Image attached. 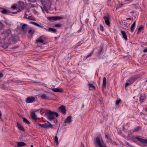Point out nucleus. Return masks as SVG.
<instances>
[{
    "label": "nucleus",
    "instance_id": "58",
    "mask_svg": "<svg viewBox=\"0 0 147 147\" xmlns=\"http://www.w3.org/2000/svg\"><path fill=\"white\" fill-rule=\"evenodd\" d=\"M80 43V42H79L77 44V45L78 46H79L80 45H79V44Z\"/></svg>",
    "mask_w": 147,
    "mask_h": 147
},
{
    "label": "nucleus",
    "instance_id": "18",
    "mask_svg": "<svg viewBox=\"0 0 147 147\" xmlns=\"http://www.w3.org/2000/svg\"><path fill=\"white\" fill-rule=\"evenodd\" d=\"M136 21L134 22L131 26L130 31L132 32H133L136 26Z\"/></svg>",
    "mask_w": 147,
    "mask_h": 147
},
{
    "label": "nucleus",
    "instance_id": "22",
    "mask_svg": "<svg viewBox=\"0 0 147 147\" xmlns=\"http://www.w3.org/2000/svg\"><path fill=\"white\" fill-rule=\"evenodd\" d=\"M133 79L130 78L128 80V82H127L125 85V87H126L129 85H131L133 82Z\"/></svg>",
    "mask_w": 147,
    "mask_h": 147
},
{
    "label": "nucleus",
    "instance_id": "52",
    "mask_svg": "<svg viewBox=\"0 0 147 147\" xmlns=\"http://www.w3.org/2000/svg\"><path fill=\"white\" fill-rule=\"evenodd\" d=\"M105 137L108 138V136L107 134L105 135Z\"/></svg>",
    "mask_w": 147,
    "mask_h": 147
},
{
    "label": "nucleus",
    "instance_id": "54",
    "mask_svg": "<svg viewBox=\"0 0 147 147\" xmlns=\"http://www.w3.org/2000/svg\"><path fill=\"white\" fill-rule=\"evenodd\" d=\"M140 32V30H138V31L137 32V33L138 34H139Z\"/></svg>",
    "mask_w": 147,
    "mask_h": 147
},
{
    "label": "nucleus",
    "instance_id": "56",
    "mask_svg": "<svg viewBox=\"0 0 147 147\" xmlns=\"http://www.w3.org/2000/svg\"><path fill=\"white\" fill-rule=\"evenodd\" d=\"M2 115V114L1 113V111H0V117H1Z\"/></svg>",
    "mask_w": 147,
    "mask_h": 147
},
{
    "label": "nucleus",
    "instance_id": "26",
    "mask_svg": "<svg viewBox=\"0 0 147 147\" xmlns=\"http://www.w3.org/2000/svg\"><path fill=\"white\" fill-rule=\"evenodd\" d=\"M26 144L25 143L23 142H20L18 143V147H21L23 146H24Z\"/></svg>",
    "mask_w": 147,
    "mask_h": 147
},
{
    "label": "nucleus",
    "instance_id": "32",
    "mask_svg": "<svg viewBox=\"0 0 147 147\" xmlns=\"http://www.w3.org/2000/svg\"><path fill=\"white\" fill-rule=\"evenodd\" d=\"M40 96L42 98H44V99L47 98L45 94H42V95H41Z\"/></svg>",
    "mask_w": 147,
    "mask_h": 147
},
{
    "label": "nucleus",
    "instance_id": "31",
    "mask_svg": "<svg viewBox=\"0 0 147 147\" xmlns=\"http://www.w3.org/2000/svg\"><path fill=\"white\" fill-rule=\"evenodd\" d=\"M54 141L57 144H58V139L57 136H55L54 138Z\"/></svg>",
    "mask_w": 147,
    "mask_h": 147
},
{
    "label": "nucleus",
    "instance_id": "15",
    "mask_svg": "<svg viewBox=\"0 0 147 147\" xmlns=\"http://www.w3.org/2000/svg\"><path fill=\"white\" fill-rule=\"evenodd\" d=\"M17 126L18 127L21 131L24 132L25 131V130L23 127L19 123L17 122Z\"/></svg>",
    "mask_w": 147,
    "mask_h": 147
},
{
    "label": "nucleus",
    "instance_id": "11",
    "mask_svg": "<svg viewBox=\"0 0 147 147\" xmlns=\"http://www.w3.org/2000/svg\"><path fill=\"white\" fill-rule=\"evenodd\" d=\"M51 90L53 92H61L63 91V89L62 88H53L51 89Z\"/></svg>",
    "mask_w": 147,
    "mask_h": 147
},
{
    "label": "nucleus",
    "instance_id": "45",
    "mask_svg": "<svg viewBox=\"0 0 147 147\" xmlns=\"http://www.w3.org/2000/svg\"><path fill=\"white\" fill-rule=\"evenodd\" d=\"M99 147H104L102 145V144L98 145Z\"/></svg>",
    "mask_w": 147,
    "mask_h": 147
},
{
    "label": "nucleus",
    "instance_id": "39",
    "mask_svg": "<svg viewBox=\"0 0 147 147\" xmlns=\"http://www.w3.org/2000/svg\"><path fill=\"white\" fill-rule=\"evenodd\" d=\"M16 5H13L11 6V8L14 9H16Z\"/></svg>",
    "mask_w": 147,
    "mask_h": 147
},
{
    "label": "nucleus",
    "instance_id": "61",
    "mask_svg": "<svg viewBox=\"0 0 147 147\" xmlns=\"http://www.w3.org/2000/svg\"><path fill=\"white\" fill-rule=\"evenodd\" d=\"M4 22H5V23H6V24H7V22H6V21H4Z\"/></svg>",
    "mask_w": 147,
    "mask_h": 147
},
{
    "label": "nucleus",
    "instance_id": "63",
    "mask_svg": "<svg viewBox=\"0 0 147 147\" xmlns=\"http://www.w3.org/2000/svg\"><path fill=\"white\" fill-rule=\"evenodd\" d=\"M30 147H33V145H32Z\"/></svg>",
    "mask_w": 147,
    "mask_h": 147
},
{
    "label": "nucleus",
    "instance_id": "14",
    "mask_svg": "<svg viewBox=\"0 0 147 147\" xmlns=\"http://www.w3.org/2000/svg\"><path fill=\"white\" fill-rule=\"evenodd\" d=\"M106 78L104 77L103 78V80L102 84V88L104 89L106 87Z\"/></svg>",
    "mask_w": 147,
    "mask_h": 147
},
{
    "label": "nucleus",
    "instance_id": "2",
    "mask_svg": "<svg viewBox=\"0 0 147 147\" xmlns=\"http://www.w3.org/2000/svg\"><path fill=\"white\" fill-rule=\"evenodd\" d=\"M45 112L48 114L47 116V118L50 120H52L53 119L55 115L56 117H57L59 116L58 113L55 111H53L47 110L45 111Z\"/></svg>",
    "mask_w": 147,
    "mask_h": 147
},
{
    "label": "nucleus",
    "instance_id": "17",
    "mask_svg": "<svg viewBox=\"0 0 147 147\" xmlns=\"http://www.w3.org/2000/svg\"><path fill=\"white\" fill-rule=\"evenodd\" d=\"M121 33L123 38L125 39V40H127V38L125 32L124 31L121 30Z\"/></svg>",
    "mask_w": 147,
    "mask_h": 147
},
{
    "label": "nucleus",
    "instance_id": "13",
    "mask_svg": "<svg viewBox=\"0 0 147 147\" xmlns=\"http://www.w3.org/2000/svg\"><path fill=\"white\" fill-rule=\"evenodd\" d=\"M18 6L20 8L24 9V2L19 1H18Z\"/></svg>",
    "mask_w": 147,
    "mask_h": 147
},
{
    "label": "nucleus",
    "instance_id": "33",
    "mask_svg": "<svg viewBox=\"0 0 147 147\" xmlns=\"http://www.w3.org/2000/svg\"><path fill=\"white\" fill-rule=\"evenodd\" d=\"M27 26V25L26 24H23L22 25V27L21 28V30H24L25 29V27L26 26Z\"/></svg>",
    "mask_w": 147,
    "mask_h": 147
},
{
    "label": "nucleus",
    "instance_id": "48",
    "mask_svg": "<svg viewBox=\"0 0 147 147\" xmlns=\"http://www.w3.org/2000/svg\"><path fill=\"white\" fill-rule=\"evenodd\" d=\"M3 9V8H0V12H1V11H2Z\"/></svg>",
    "mask_w": 147,
    "mask_h": 147
},
{
    "label": "nucleus",
    "instance_id": "12",
    "mask_svg": "<svg viewBox=\"0 0 147 147\" xmlns=\"http://www.w3.org/2000/svg\"><path fill=\"white\" fill-rule=\"evenodd\" d=\"M135 139H137L142 143L147 144V139H143L138 137H136Z\"/></svg>",
    "mask_w": 147,
    "mask_h": 147
},
{
    "label": "nucleus",
    "instance_id": "23",
    "mask_svg": "<svg viewBox=\"0 0 147 147\" xmlns=\"http://www.w3.org/2000/svg\"><path fill=\"white\" fill-rule=\"evenodd\" d=\"M140 127H137L134 128L133 129L131 130L130 132L131 134H132L133 132L138 131L140 129Z\"/></svg>",
    "mask_w": 147,
    "mask_h": 147
},
{
    "label": "nucleus",
    "instance_id": "36",
    "mask_svg": "<svg viewBox=\"0 0 147 147\" xmlns=\"http://www.w3.org/2000/svg\"><path fill=\"white\" fill-rule=\"evenodd\" d=\"M121 101V100L120 99H119L117 100L115 102L116 104V105H118L119 104V103Z\"/></svg>",
    "mask_w": 147,
    "mask_h": 147
},
{
    "label": "nucleus",
    "instance_id": "34",
    "mask_svg": "<svg viewBox=\"0 0 147 147\" xmlns=\"http://www.w3.org/2000/svg\"><path fill=\"white\" fill-rule=\"evenodd\" d=\"M28 18L30 20H34L33 18L31 16H29L28 18Z\"/></svg>",
    "mask_w": 147,
    "mask_h": 147
},
{
    "label": "nucleus",
    "instance_id": "27",
    "mask_svg": "<svg viewBox=\"0 0 147 147\" xmlns=\"http://www.w3.org/2000/svg\"><path fill=\"white\" fill-rule=\"evenodd\" d=\"M1 13L3 14H7L9 13V12L7 10L3 8L2 11H1Z\"/></svg>",
    "mask_w": 147,
    "mask_h": 147
},
{
    "label": "nucleus",
    "instance_id": "42",
    "mask_svg": "<svg viewBox=\"0 0 147 147\" xmlns=\"http://www.w3.org/2000/svg\"><path fill=\"white\" fill-rule=\"evenodd\" d=\"M3 76V74L2 73L0 72V78H2Z\"/></svg>",
    "mask_w": 147,
    "mask_h": 147
},
{
    "label": "nucleus",
    "instance_id": "40",
    "mask_svg": "<svg viewBox=\"0 0 147 147\" xmlns=\"http://www.w3.org/2000/svg\"><path fill=\"white\" fill-rule=\"evenodd\" d=\"M18 47V46H14L12 47V49H15L17 48Z\"/></svg>",
    "mask_w": 147,
    "mask_h": 147
},
{
    "label": "nucleus",
    "instance_id": "59",
    "mask_svg": "<svg viewBox=\"0 0 147 147\" xmlns=\"http://www.w3.org/2000/svg\"><path fill=\"white\" fill-rule=\"evenodd\" d=\"M25 16H27V15H26V14H25V16H24V18H26V17Z\"/></svg>",
    "mask_w": 147,
    "mask_h": 147
},
{
    "label": "nucleus",
    "instance_id": "44",
    "mask_svg": "<svg viewBox=\"0 0 147 147\" xmlns=\"http://www.w3.org/2000/svg\"><path fill=\"white\" fill-rule=\"evenodd\" d=\"M28 1H31L33 2H35V0H28Z\"/></svg>",
    "mask_w": 147,
    "mask_h": 147
},
{
    "label": "nucleus",
    "instance_id": "47",
    "mask_svg": "<svg viewBox=\"0 0 147 147\" xmlns=\"http://www.w3.org/2000/svg\"><path fill=\"white\" fill-rule=\"evenodd\" d=\"M127 20H132L131 18H126Z\"/></svg>",
    "mask_w": 147,
    "mask_h": 147
},
{
    "label": "nucleus",
    "instance_id": "62",
    "mask_svg": "<svg viewBox=\"0 0 147 147\" xmlns=\"http://www.w3.org/2000/svg\"><path fill=\"white\" fill-rule=\"evenodd\" d=\"M16 13V12H13V13Z\"/></svg>",
    "mask_w": 147,
    "mask_h": 147
},
{
    "label": "nucleus",
    "instance_id": "49",
    "mask_svg": "<svg viewBox=\"0 0 147 147\" xmlns=\"http://www.w3.org/2000/svg\"><path fill=\"white\" fill-rule=\"evenodd\" d=\"M40 7H41V9H42V11L43 12H44V10L42 7L41 6Z\"/></svg>",
    "mask_w": 147,
    "mask_h": 147
},
{
    "label": "nucleus",
    "instance_id": "41",
    "mask_svg": "<svg viewBox=\"0 0 147 147\" xmlns=\"http://www.w3.org/2000/svg\"><path fill=\"white\" fill-rule=\"evenodd\" d=\"M143 27L142 26H140L138 29V30H140V31L142 29Z\"/></svg>",
    "mask_w": 147,
    "mask_h": 147
},
{
    "label": "nucleus",
    "instance_id": "9",
    "mask_svg": "<svg viewBox=\"0 0 147 147\" xmlns=\"http://www.w3.org/2000/svg\"><path fill=\"white\" fill-rule=\"evenodd\" d=\"M96 49H98V51H97L96 53V55L97 56H99L101 53V52L102 51V50L103 49V47L100 46L99 47H96Z\"/></svg>",
    "mask_w": 147,
    "mask_h": 147
},
{
    "label": "nucleus",
    "instance_id": "53",
    "mask_svg": "<svg viewBox=\"0 0 147 147\" xmlns=\"http://www.w3.org/2000/svg\"><path fill=\"white\" fill-rule=\"evenodd\" d=\"M84 103H83L82 105V108H83L84 107Z\"/></svg>",
    "mask_w": 147,
    "mask_h": 147
},
{
    "label": "nucleus",
    "instance_id": "19",
    "mask_svg": "<svg viewBox=\"0 0 147 147\" xmlns=\"http://www.w3.org/2000/svg\"><path fill=\"white\" fill-rule=\"evenodd\" d=\"M42 37H40L36 40V42H38L43 43L44 42V39H45V37H43V39H42Z\"/></svg>",
    "mask_w": 147,
    "mask_h": 147
},
{
    "label": "nucleus",
    "instance_id": "46",
    "mask_svg": "<svg viewBox=\"0 0 147 147\" xmlns=\"http://www.w3.org/2000/svg\"><path fill=\"white\" fill-rule=\"evenodd\" d=\"M134 0H124L125 1H129L130 2H132V1Z\"/></svg>",
    "mask_w": 147,
    "mask_h": 147
},
{
    "label": "nucleus",
    "instance_id": "51",
    "mask_svg": "<svg viewBox=\"0 0 147 147\" xmlns=\"http://www.w3.org/2000/svg\"><path fill=\"white\" fill-rule=\"evenodd\" d=\"M81 147H84V144H81Z\"/></svg>",
    "mask_w": 147,
    "mask_h": 147
},
{
    "label": "nucleus",
    "instance_id": "3",
    "mask_svg": "<svg viewBox=\"0 0 147 147\" xmlns=\"http://www.w3.org/2000/svg\"><path fill=\"white\" fill-rule=\"evenodd\" d=\"M64 18L62 16H55L47 17V19L51 22H54L57 20L63 19Z\"/></svg>",
    "mask_w": 147,
    "mask_h": 147
},
{
    "label": "nucleus",
    "instance_id": "55",
    "mask_svg": "<svg viewBox=\"0 0 147 147\" xmlns=\"http://www.w3.org/2000/svg\"><path fill=\"white\" fill-rule=\"evenodd\" d=\"M145 109L146 111V112H147V107H145Z\"/></svg>",
    "mask_w": 147,
    "mask_h": 147
},
{
    "label": "nucleus",
    "instance_id": "35",
    "mask_svg": "<svg viewBox=\"0 0 147 147\" xmlns=\"http://www.w3.org/2000/svg\"><path fill=\"white\" fill-rule=\"evenodd\" d=\"M55 26L56 27H60L62 26V25L60 24H58L55 25Z\"/></svg>",
    "mask_w": 147,
    "mask_h": 147
},
{
    "label": "nucleus",
    "instance_id": "50",
    "mask_svg": "<svg viewBox=\"0 0 147 147\" xmlns=\"http://www.w3.org/2000/svg\"><path fill=\"white\" fill-rule=\"evenodd\" d=\"M123 4H121V5H120V7H117H117H118V8L121 7L122 6H123Z\"/></svg>",
    "mask_w": 147,
    "mask_h": 147
},
{
    "label": "nucleus",
    "instance_id": "38",
    "mask_svg": "<svg viewBox=\"0 0 147 147\" xmlns=\"http://www.w3.org/2000/svg\"><path fill=\"white\" fill-rule=\"evenodd\" d=\"M1 26V29H3L4 28V25L2 24L1 25H0Z\"/></svg>",
    "mask_w": 147,
    "mask_h": 147
},
{
    "label": "nucleus",
    "instance_id": "25",
    "mask_svg": "<svg viewBox=\"0 0 147 147\" xmlns=\"http://www.w3.org/2000/svg\"><path fill=\"white\" fill-rule=\"evenodd\" d=\"M94 49H95V48L93 49V50L89 54H88L87 56H85L84 57V58L85 59H86V58H88L90 57L92 55V54L94 52Z\"/></svg>",
    "mask_w": 147,
    "mask_h": 147
},
{
    "label": "nucleus",
    "instance_id": "16",
    "mask_svg": "<svg viewBox=\"0 0 147 147\" xmlns=\"http://www.w3.org/2000/svg\"><path fill=\"white\" fill-rule=\"evenodd\" d=\"M31 116L32 119L33 120H36L37 119L36 115L35 114V113L34 111H33L31 113Z\"/></svg>",
    "mask_w": 147,
    "mask_h": 147
},
{
    "label": "nucleus",
    "instance_id": "6",
    "mask_svg": "<svg viewBox=\"0 0 147 147\" xmlns=\"http://www.w3.org/2000/svg\"><path fill=\"white\" fill-rule=\"evenodd\" d=\"M35 98L33 96H30L27 97L26 100V102L27 103H32L35 101Z\"/></svg>",
    "mask_w": 147,
    "mask_h": 147
},
{
    "label": "nucleus",
    "instance_id": "1",
    "mask_svg": "<svg viewBox=\"0 0 147 147\" xmlns=\"http://www.w3.org/2000/svg\"><path fill=\"white\" fill-rule=\"evenodd\" d=\"M11 31L8 29L5 30L2 33L3 40V43L11 44L12 42H15V38L13 37H11L10 38H8L11 35Z\"/></svg>",
    "mask_w": 147,
    "mask_h": 147
},
{
    "label": "nucleus",
    "instance_id": "57",
    "mask_svg": "<svg viewBox=\"0 0 147 147\" xmlns=\"http://www.w3.org/2000/svg\"><path fill=\"white\" fill-rule=\"evenodd\" d=\"M142 75H141L140 74H139V76L138 77H141V76H142Z\"/></svg>",
    "mask_w": 147,
    "mask_h": 147
},
{
    "label": "nucleus",
    "instance_id": "10",
    "mask_svg": "<svg viewBox=\"0 0 147 147\" xmlns=\"http://www.w3.org/2000/svg\"><path fill=\"white\" fill-rule=\"evenodd\" d=\"M72 118L71 116L70 115L68 116L65 120L64 122L66 123H70L72 121Z\"/></svg>",
    "mask_w": 147,
    "mask_h": 147
},
{
    "label": "nucleus",
    "instance_id": "60",
    "mask_svg": "<svg viewBox=\"0 0 147 147\" xmlns=\"http://www.w3.org/2000/svg\"><path fill=\"white\" fill-rule=\"evenodd\" d=\"M2 24V22H0V25H1Z\"/></svg>",
    "mask_w": 147,
    "mask_h": 147
},
{
    "label": "nucleus",
    "instance_id": "43",
    "mask_svg": "<svg viewBox=\"0 0 147 147\" xmlns=\"http://www.w3.org/2000/svg\"><path fill=\"white\" fill-rule=\"evenodd\" d=\"M143 51L144 52V53H146V52H147V48L144 49L143 50Z\"/></svg>",
    "mask_w": 147,
    "mask_h": 147
},
{
    "label": "nucleus",
    "instance_id": "4",
    "mask_svg": "<svg viewBox=\"0 0 147 147\" xmlns=\"http://www.w3.org/2000/svg\"><path fill=\"white\" fill-rule=\"evenodd\" d=\"M103 18L105 20V24L109 27L110 26V22L109 20L110 17L109 15H107L103 16Z\"/></svg>",
    "mask_w": 147,
    "mask_h": 147
},
{
    "label": "nucleus",
    "instance_id": "21",
    "mask_svg": "<svg viewBox=\"0 0 147 147\" xmlns=\"http://www.w3.org/2000/svg\"><path fill=\"white\" fill-rule=\"evenodd\" d=\"M21 118L22 119L23 121L26 124L29 125L30 124V122L26 118L21 116Z\"/></svg>",
    "mask_w": 147,
    "mask_h": 147
},
{
    "label": "nucleus",
    "instance_id": "29",
    "mask_svg": "<svg viewBox=\"0 0 147 147\" xmlns=\"http://www.w3.org/2000/svg\"><path fill=\"white\" fill-rule=\"evenodd\" d=\"M34 30H29L28 31V33L29 34H31V35H32L34 33Z\"/></svg>",
    "mask_w": 147,
    "mask_h": 147
},
{
    "label": "nucleus",
    "instance_id": "8",
    "mask_svg": "<svg viewBox=\"0 0 147 147\" xmlns=\"http://www.w3.org/2000/svg\"><path fill=\"white\" fill-rule=\"evenodd\" d=\"M59 110L61 111L62 113L64 115L66 114V110L65 107V106L63 105H61L60 106L59 108Z\"/></svg>",
    "mask_w": 147,
    "mask_h": 147
},
{
    "label": "nucleus",
    "instance_id": "30",
    "mask_svg": "<svg viewBox=\"0 0 147 147\" xmlns=\"http://www.w3.org/2000/svg\"><path fill=\"white\" fill-rule=\"evenodd\" d=\"M88 86L89 87L91 88L94 90L95 89V87L93 86V84H88Z\"/></svg>",
    "mask_w": 147,
    "mask_h": 147
},
{
    "label": "nucleus",
    "instance_id": "20",
    "mask_svg": "<svg viewBox=\"0 0 147 147\" xmlns=\"http://www.w3.org/2000/svg\"><path fill=\"white\" fill-rule=\"evenodd\" d=\"M44 29L45 30H47L48 31H51L55 33H57L56 30L55 29L52 28H49L48 30H47L45 28H44Z\"/></svg>",
    "mask_w": 147,
    "mask_h": 147
},
{
    "label": "nucleus",
    "instance_id": "24",
    "mask_svg": "<svg viewBox=\"0 0 147 147\" xmlns=\"http://www.w3.org/2000/svg\"><path fill=\"white\" fill-rule=\"evenodd\" d=\"M30 23L31 24H34V25H35V26H38V27H42V28L43 27V26H41L40 25H39V24H38L37 23L35 22H30Z\"/></svg>",
    "mask_w": 147,
    "mask_h": 147
},
{
    "label": "nucleus",
    "instance_id": "64",
    "mask_svg": "<svg viewBox=\"0 0 147 147\" xmlns=\"http://www.w3.org/2000/svg\"><path fill=\"white\" fill-rule=\"evenodd\" d=\"M108 1H111V0H108Z\"/></svg>",
    "mask_w": 147,
    "mask_h": 147
},
{
    "label": "nucleus",
    "instance_id": "37",
    "mask_svg": "<svg viewBox=\"0 0 147 147\" xmlns=\"http://www.w3.org/2000/svg\"><path fill=\"white\" fill-rule=\"evenodd\" d=\"M100 29L101 31H103V30H104L103 27L101 24H100Z\"/></svg>",
    "mask_w": 147,
    "mask_h": 147
},
{
    "label": "nucleus",
    "instance_id": "28",
    "mask_svg": "<svg viewBox=\"0 0 147 147\" xmlns=\"http://www.w3.org/2000/svg\"><path fill=\"white\" fill-rule=\"evenodd\" d=\"M96 141L98 145L101 144L100 138L98 137H96Z\"/></svg>",
    "mask_w": 147,
    "mask_h": 147
},
{
    "label": "nucleus",
    "instance_id": "5",
    "mask_svg": "<svg viewBox=\"0 0 147 147\" xmlns=\"http://www.w3.org/2000/svg\"><path fill=\"white\" fill-rule=\"evenodd\" d=\"M38 125L41 127L44 128L51 127L53 126V125H52L50 123H45L43 124L38 123Z\"/></svg>",
    "mask_w": 147,
    "mask_h": 147
},
{
    "label": "nucleus",
    "instance_id": "7",
    "mask_svg": "<svg viewBox=\"0 0 147 147\" xmlns=\"http://www.w3.org/2000/svg\"><path fill=\"white\" fill-rule=\"evenodd\" d=\"M140 96L139 98L140 101V103H142L144 102L146 98L144 93L140 94Z\"/></svg>",
    "mask_w": 147,
    "mask_h": 147
}]
</instances>
